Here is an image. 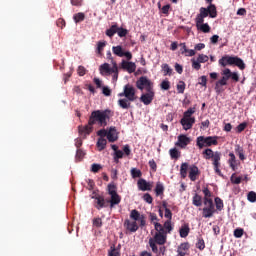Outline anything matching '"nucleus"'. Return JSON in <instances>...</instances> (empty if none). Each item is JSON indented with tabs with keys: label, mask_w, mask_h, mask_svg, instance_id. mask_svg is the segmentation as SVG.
I'll list each match as a JSON object with an SVG mask.
<instances>
[{
	"label": "nucleus",
	"mask_w": 256,
	"mask_h": 256,
	"mask_svg": "<svg viewBox=\"0 0 256 256\" xmlns=\"http://www.w3.org/2000/svg\"><path fill=\"white\" fill-rule=\"evenodd\" d=\"M206 17H210L211 19L217 17V6H215V4H211L207 8L201 7L199 9V14L196 15V27L199 31H202V33H210L211 31V26H209L208 23H205Z\"/></svg>",
	"instance_id": "f257e3e1"
},
{
	"label": "nucleus",
	"mask_w": 256,
	"mask_h": 256,
	"mask_svg": "<svg viewBox=\"0 0 256 256\" xmlns=\"http://www.w3.org/2000/svg\"><path fill=\"white\" fill-rule=\"evenodd\" d=\"M155 234L149 239V247L152 249L153 253H159V247L157 245L163 246L167 243V232L163 229V224L154 223Z\"/></svg>",
	"instance_id": "f03ea898"
},
{
	"label": "nucleus",
	"mask_w": 256,
	"mask_h": 256,
	"mask_svg": "<svg viewBox=\"0 0 256 256\" xmlns=\"http://www.w3.org/2000/svg\"><path fill=\"white\" fill-rule=\"evenodd\" d=\"M113 117V111L106 110H94L89 117V125H95L98 123L100 127H107V121Z\"/></svg>",
	"instance_id": "7ed1b4c3"
},
{
	"label": "nucleus",
	"mask_w": 256,
	"mask_h": 256,
	"mask_svg": "<svg viewBox=\"0 0 256 256\" xmlns=\"http://www.w3.org/2000/svg\"><path fill=\"white\" fill-rule=\"evenodd\" d=\"M203 158L206 161L211 160L214 167V171L217 175H221V152L213 151L211 148H207L202 152Z\"/></svg>",
	"instance_id": "20e7f679"
},
{
	"label": "nucleus",
	"mask_w": 256,
	"mask_h": 256,
	"mask_svg": "<svg viewBox=\"0 0 256 256\" xmlns=\"http://www.w3.org/2000/svg\"><path fill=\"white\" fill-rule=\"evenodd\" d=\"M204 208L202 209V217L204 219H211L217 213V209L215 208V203H213V199H205L203 201Z\"/></svg>",
	"instance_id": "39448f33"
},
{
	"label": "nucleus",
	"mask_w": 256,
	"mask_h": 256,
	"mask_svg": "<svg viewBox=\"0 0 256 256\" xmlns=\"http://www.w3.org/2000/svg\"><path fill=\"white\" fill-rule=\"evenodd\" d=\"M196 145L199 149H203V147L219 145V141H217V136H199L196 140Z\"/></svg>",
	"instance_id": "423d86ee"
},
{
	"label": "nucleus",
	"mask_w": 256,
	"mask_h": 256,
	"mask_svg": "<svg viewBox=\"0 0 256 256\" xmlns=\"http://www.w3.org/2000/svg\"><path fill=\"white\" fill-rule=\"evenodd\" d=\"M118 97H125L128 101H137V90L133 85L126 84L123 88V92L119 93Z\"/></svg>",
	"instance_id": "0eeeda50"
},
{
	"label": "nucleus",
	"mask_w": 256,
	"mask_h": 256,
	"mask_svg": "<svg viewBox=\"0 0 256 256\" xmlns=\"http://www.w3.org/2000/svg\"><path fill=\"white\" fill-rule=\"evenodd\" d=\"M136 87L140 91H143L145 89L146 91H152L153 90V82L147 78V76H141L136 81Z\"/></svg>",
	"instance_id": "6e6552de"
},
{
	"label": "nucleus",
	"mask_w": 256,
	"mask_h": 256,
	"mask_svg": "<svg viewBox=\"0 0 256 256\" xmlns=\"http://www.w3.org/2000/svg\"><path fill=\"white\" fill-rule=\"evenodd\" d=\"M92 199H94V207L98 211H101V209H105L106 207H108L105 196L97 194L93 196Z\"/></svg>",
	"instance_id": "1a4fd4ad"
},
{
	"label": "nucleus",
	"mask_w": 256,
	"mask_h": 256,
	"mask_svg": "<svg viewBox=\"0 0 256 256\" xmlns=\"http://www.w3.org/2000/svg\"><path fill=\"white\" fill-rule=\"evenodd\" d=\"M207 61H209V56L200 54L198 55L197 60H195V58L191 59L192 67L195 71H199L201 69V63H207Z\"/></svg>",
	"instance_id": "9d476101"
},
{
	"label": "nucleus",
	"mask_w": 256,
	"mask_h": 256,
	"mask_svg": "<svg viewBox=\"0 0 256 256\" xmlns=\"http://www.w3.org/2000/svg\"><path fill=\"white\" fill-rule=\"evenodd\" d=\"M124 228L129 233H137V231H139V224H137V221H135V220L131 221L129 219H126L124 221Z\"/></svg>",
	"instance_id": "9b49d317"
},
{
	"label": "nucleus",
	"mask_w": 256,
	"mask_h": 256,
	"mask_svg": "<svg viewBox=\"0 0 256 256\" xmlns=\"http://www.w3.org/2000/svg\"><path fill=\"white\" fill-rule=\"evenodd\" d=\"M130 219H132V221H140V227H145V225H147V222L145 221V216L141 215V213H139V211L137 210H132L130 213Z\"/></svg>",
	"instance_id": "f8f14e48"
},
{
	"label": "nucleus",
	"mask_w": 256,
	"mask_h": 256,
	"mask_svg": "<svg viewBox=\"0 0 256 256\" xmlns=\"http://www.w3.org/2000/svg\"><path fill=\"white\" fill-rule=\"evenodd\" d=\"M99 71L101 75H111L112 71H117V62H113V67L109 63H104L100 66Z\"/></svg>",
	"instance_id": "ddd939ff"
},
{
	"label": "nucleus",
	"mask_w": 256,
	"mask_h": 256,
	"mask_svg": "<svg viewBox=\"0 0 256 256\" xmlns=\"http://www.w3.org/2000/svg\"><path fill=\"white\" fill-rule=\"evenodd\" d=\"M228 63L229 65H235L236 67H238V69H240V71H244L245 67H247L243 59L237 56H232V58H228Z\"/></svg>",
	"instance_id": "4468645a"
},
{
	"label": "nucleus",
	"mask_w": 256,
	"mask_h": 256,
	"mask_svg": "<svg viewBox=\"0 0 256 256\" xmlns=\"http://www.w3.org/2000/svg\"><path fill=\"white\" fill-rule=\"evenodd\" d=\"M153 99H155V92L153 90L147 91V93L142 94L140 97V101L144 105H151V103H153Z\"/></svg>",
	"instance_id": "2eb2a0df"
},
{
	"label": "nucleus",
	"mask_w": 256,
	"mask_h": 256,
	"mask_svg": "<svg viewBox=\"0 0 256 256\" xmlns=\"http://www.w3.org/2000/svg\"><path fill=\"white\" fill-rule=\"evenodd\" d=\"M191 143V138L187 137L185 134H180L178 136V141L175 143L176 147H180L181 149H185L187 145Z\"/></svg>",
	"instance_id": "dca6fc26"
},
{
	"label": "nucleus",
	"mask_w": 256,
	"mask_h": 256,
	"mask_svg": "<svg viewBox=\"0 0 256 256\" xmlns=\"http://www.w3.org/2000/svg\"><path fill=\"white\" fill-rule=\"evenodd\" d=\"M107 139L109 143H115L119 139V132H117V128L115 126H111L108 129Z\"/></svg>",
	"instance_id": "f3484780"
},
{
	"label": "nucleus",
	"mask_w": 256,
	"mask_h": 256,
	"mask_svg": "<svg viewBox=\"0 0 256 256\" xmlns=\"http://www.w3.org/2000/svg\"><path fill=\"white\" fill-rule=\"evenodd\" d=\"M180 124L182 125L184 131H189V129H193V125H195V118L182 117Z\"/></svg>",
	"instance_id": "a211bd4d"
},
{
	"label": "nucleus",
	"mask_w": 256,
	"mask_h": 256,
	"mask_svg": "<svg viewBox=\"0 0 256 256\" xmlns=\"http://www.w3.org/2000/svg\"><path fill=\"white\" fill-rule=\"evenodd\" d=\"M121 69H123L124 71H127L128 73H135L137 69V65H135V62L122 60Z\"/></svg>",
	"instance_id": "6ab92c4d"
},
{
	"label": "nucleus",
	"mask_w": 256,
	"mask_h": 256,
	"mask_svg": "<svg viewBox=\"0 0 256 256\" xmlns=\"http://www.w3.org/2000/svg\"><path fill=\"white\" fill-rule=\"evenodd\" d=\"M137 185L140 191H151V189H153L151 182H147V180L143 178L138 180Z\"/></svg>",
	"instance_id": "aec40b11"
},
{
	"label": "nucleus",
	"mask_w": 256,
	"mask_h": 256,
	"mask_svg": "<svg viewBox=\"0 0 256 256\" xmlns=\"http://www.w3.org/2000/svg\"><path fill=\"white\" fill-rule=\"evenodd\" d=\"M107 204H110V209H113V207H115V205H119V203H121V196L118 195V193L116 194H112L110 195V199L106 200Z\"/></svg>",
	"instance_id": "412c9836"
},
{
	"label": "nucleus",
	"mask_w": 256,
	"mask_h": 256,
	"mask_svg": "<svg viewBox=\"0 0 256 256\" xmlns=\"http://www.w3.org/2000/svg\"><path fill=\"white\" fill-rule=\"evenodd\" d=\"M199 167L192 165L189 167V179L190 181H197V177H199Z\"/></svg>",
	"instance_id": "4be33fe9"
},
{
	"label": "nucleus",
	"mask_w": 256,
	"mask_h": 256,
	"mask_svg": "<svg viewBox=\"0 0 256 256\" xmlns=\"http://www.w3.org/2000/svg\"><path fill=\"white\" fill-rule=\"evenodd\" d=\"M189 242L181 243L177 248V255L176 256H185L187 255V251H189Z\"/></svg>",
	"instance_id": "5701e85b"
},
{
	"label": "nucleus",
	"mask_w": 256,
	"mask_h": 256,
	"mask_svg": "<svg viewBox=\"0 0 256 256\" xmlns=\"http://www.w3.org/2000/svg\"><path fill=\"white\" fill-rule=\"evenodd\" d=\"M227 81H229V76H223L222 79L216 82L215 90L217 93H223V86L227 85Z\"/></svg>",
	"instance_id": "b1692460"
},
{
	"label": "nucleus",
	"mask_w": 256,
	"mask_h": 256,
	"mask_svg": "<svg viewBox=\"0 0 256 256\" xmlns=\"http://www.w3.org/2000/svg\"><path fill=\"white\" fill-rule=\"evenodd\" d=\"M78 132L81 135H91V133L93 132V125H90L88 121V125L78 126Z\"/></svg>",
	"instance_id": "393cba45"
},
{
	"label": "nucleus",
	"mask_w": 256,
	"mask_h": 256,
	"mask_svg": "<svg viewBox=\"0 0 256 256\" xmlns=\"http://www.w3.org/2000/svg\"><path fill=\"white\" fill-rule=\"evenodd\" d=\"M132 102L133 101L129 100V98H122L118 100V105L121 109H130Z\"/></svg>",
	"instance_id": "a878e982"
},
{
	"label": "nucleus",
	"mask_w": 256,
	"mask_h": 256,
	"mask_svg": "<svg viewBox=\"0 0 256 256\" xmlns=\"http://www.w3.org/2000/svg\"><path fill=\"white\" fill-rule=\"evenodd\" d=\"M229 160L228 163L230 167L232 168V171H235L237 169V158L235 157V154L233 152L229 153Z\"/></svg>",
	"instance_id": "bb28decb"
},
{
	"label": "nucleus",
	"mask_w": 256,
	"mask_h": 256,
	"mask_svg": "<svg viewBox=\"0 0 256 256\" xmlns=\"http://www.w3.org/2000/svg\"><path fill=\"white\" fill-rule=\"evenodd\" d=\"M189 169V163L183 162L180 166V176L182 179L187 178V171Z\"/></svg>",
	"instance_id": "cd10ccee"
},
{
	"label": "nucleus",
	"mask_w": 256,
	"mask_h": 256,
	"mask_svg": "<svg viewBox=\"0 0 256 256\" xmlns=\"http://www.w3.org/2000/svg\"><path fill=\"white\" fill-rule=\"evenodd\" d=\"M112 51L114 55H117V57H125V51H123V46H113Z\"/></svg>",
	"instance_id": "c85d7f7f"
},
{
	"label": "nucleus",
	"mask_w": 256,
	"mask_h": 256,
	"mask_svg": "<svg viewBox=\"0 0 256 256\" xmlns=\"http://www.w3.org/2000/svg\"><path fill=\"white\" fill-rule=\"evenodd\" d=\"M192 204L195 207H201V205H203V197L199 194L194 195L192 198Z\"/></svg>",
	"instance_id": "c756f323"
},
{
	"label": "nucleus",
	"mask_w": 256,
	"mask_h": 256,
	"mask_svg": "<svg viewBox=\"0 0 256 256\" xmlns=\"http://www.w3.org/2000/svg\"><path fill=\"white\" fill-rule=\"evenodd\" d=\"M154 191L156 193V197H159L165 193V186H163V183L157 182Z\"/></svg>",
	"instance_id": "7c9ffc66"
},
{
	"label": "nucleus",
	"mask_w": 256,
	"mask_h": 256,
	"mask_svg": "<svg viewBox=\"0 0 256 256\" xmlns=\"http://www.w3.org/2000/svg\"><path fill=\"white\" fill-rule=\"evenodd\" d=\"M162 229L165 231L166 235H169V233L173 231V225L171 224V220H166L162 225Z\"/></svg>",
	"instance_id": "2f4dec72"
},
{
	"label": "nucleus",
	"mask_w": 256,
	"mask_h": 256,
	"mask_svg": "<svg viewBox=\"0 0 256 256\" xmlns=\"http://www.w3.org/2000/svg\"><path fill=\"white\" fill-rule=\"evenodd\" d=\"M96 147L98 148V151H103L107 147V139L99 138Z\"/></svg>",
	"instance_id": "473e14b6"
},
{
	"label": "nucleus",
	"mask_w": 256,
	"mask_h": 256,
	"mask_svg": "<svg viewBox=\"0 0 256 256\" xmlns=\"http://www.w3.org/2000/svg\"><path fill=\"white\" fill-rule=\"evenodd\" d=\"M235 153L239 156L240 161H245V151L240 145L235 146Z\"/></svg>",
	"instance_id": "72a5a7b5"
},
{
	"label": "nucleus",
	"mask_w": 256,
	"mask_h": 256,
	"mask_svg": "<svg viewBox=\"0 0 256 256\" xmlns=\"http://www.w3.org/2000/svg\"><path fill=\"white\" fill-rule=\"evenodd\" d=\"M119 31V26L117 24L112 25L108 30H106L107 37H113L115 33Z\"/></svg>",
	"instance_id": "f704fd0d"
},
{
	"label": "nucleus",
	"mask_w": 256,
	"mask_h": 256,
	"mask_svg": "<svg viewBox=\"0 0 256 256\" xmlns=\"http://www.w3.org/2000/svg\"><path fill=\"white\" fill-rule=\"evenodd\" d=\"M189 225H184L180 228L179 233H180V237H182L183 239H185V237H187L189 235Z\"/></svg>",
	"instance_id": "c9c22d12"
},
{
	"label": "nucleus",
	"mask_w": 256,
	"mask_h": 256,
	"mask_svg": "<svg viewBox=\"0 0 256 256\" xmlns=\"http://www.w3.org/2000/svg\"><path fill=\"white\" fill-rule=\"evenodd\" d=\"M214 203L216 205V212L217 211H223V208L225 207L224 204H223V200L219 197H216L214 199Z\"/></svg>",
	"instance_id": "e433bc0d"
},
{
	"label": "nucleus",
	"mask_w": 256,
	"mask_h": 256,
	"mask_svg": "<svg viewBox=\"0 0 256 256\" xmlns=\"http://www.w3.org/2000/svg\"><path fill=\"white\" fill-rule=\"evenodd\" d=\"M73 20L75 23H81V21H85V13L79 12L74 14Z\"/></svg>",
	"instance_id": "4c0bfd02"
},
{
	"label": "nucleus",
	"mask_w": 256,
	"mask_h": 256,
	"mask_svg": "<svg viewBox=\"0 0 256 256\" xmlns=\"http://www.w3.org/2000/svg\"><path fill=\"white\" fill-rule=\"evenodd\" d=\"M229 59H233V56H223L220 60H219V65H221V67H227V65H229Z\"/></svg>",
	"instance_id": "58836bf2"
},
{
	"label": "nucleus",
	"mask_w": 256,
	"mask_h": 256,
	"mask_svg": "<svg viewBox=\"0 0 256 256\" xmlns=\"http://www.w3.org/2000/svg\"><path fill=\"white\" fill-rule=\"evenodd\" d=\"M108 195H115L117 194V185L115 183H110L107 186Z\"/></svg>",
	"instance_id": "ea45409f"
},
{
	"label": "nucleus",
	"mask_w": 256,
	"mask_h": 256,
	"mask_svg": "<svg viewBox=\"0 0 256 256\" xmlns=\"http://www.w3.org/2000/svg\"><path fill=\"white\" fill-rule=\"evenodd\" d=\"M162 71L164 73L165 76L169 75H173V69L171 67H169V64H162Z\"/></svg>",
	"instance_id": "a19ab883"
},
{
	"label": "nucleus",
	"mask_w": 256,
	"mask_h": 256,
	"mask_svg": "<svg viewBox=\"0 0 256 256\" xmlns=\"http://www.w3.org/2000/svg\"><path fill=\"white\" fill-rule=\"evenodd\" d=\"M171 159H179L181 157V152L177 148H172L169 150Z\"/></svg>",
	"instance_id": "79ce46f5"
},
{
	"label": "nucleus",
	"mask_w": 256,
	"mask_h": 256,
	"mask_svg": "<svg viewBox=\"0 0 256 256\" xmlns=\"http://www.w3.org/2000/svg\"><path fill=\"white\" fill-rule=\"evenodd\" d=\"M131 175H132L133 179H137V178L141 177L143 175V173L141 172V170H139L137 168H132Z\"/></svg>",
	"instance_id": "37998d69"
},
{
	"label": "nucleus",
	"mask_w": 256,
	"mask_h": 256,
	"mask_svg": "<svg viewBox=\"0 0 256 256\" xmlns=\"http://www.w3.org/2000/svg\"><path fill=\"white\" fill-rule=\"evenodd\" d=\"M195 113V108H189L184 112L183 117L186 119H195V117H191Z\"/></svg>",
	"instance_id": "c03bdc74"
},
{
	"label": "nucleus",
	"mask_w": 256,
	"mask_h": 256,
	"mask_svg": "<svg viewBox=\"0 0 256 256\" xmlns=\"http://www.w3.org/2000/svg\"><path fill=\"white\" fill-rule=\"evenodd\" d=\"M196 248L199 249V251H203V249H205V240H203V238L197 239Z\"/></svg>",
	"instance_id": "a18cd8bd"
},
{
	"label": "nucleus",
	"mask_w": 256,
	"mask_h": 256,
	"mask_svg": "<svg viewBox=\"0 0 256 256\" xmlns=\"http://www.w3.org/2000/svg\"><path fill=\"white\" fill-rule=\"evenodd\" d=\"M107 45V42H101L99 41L98 44H97V53L98 55H102L103 53V49H105V46Z\"/></svg>",
	"instance_id": "49530a36"
},
{
	"label": "nucleus",
	"mask_w": 256,
	"mask_h": 256,
	"mask_svg": "<svg viewBox=\"0 0 256 256\" xmlns=\"http://www.w3.org/2000/svg\"><path fill=\"white\" fill-rule=\"evenodd\" d=\"M160 87L164 91H169V89H171V82H169V80H164L161 82Z\"/></svg>",
	"instance_id": "de8ad7c7"
},
{
	"label": "nucleus",
	"mask_w": 256,
	"mask_h": 256,
	"mask_svg": "<svg viewBox=\"0 0 256 256\" xmlns=\"http://www.w3.org/2000/svg\"><path fill=\"white\" fill-rule=\"evenodd\" d=\"M119 250L115 248V245L110 247V250L108 251V256H120Z\"/></svg>",
	"instance_id": "09e8293b"
},
{
	"label": "nucleus",
	"mask_w": 256,
	"mask_h": 256,
	"mask_svg": "<svg viewBox=\"0 0 256 256\" xmlns=\"http://www.w3.org/2000/svg\"><path fill=\"white\" fill-rule=\"evenodd\" d=\"M129 33V30L123 28V27H118V37H127V34Z\"/></svg>",
	"instance_id": "8fccbe9b"
},
{
	"label": "nucleus",
	"mask_w": 256,
	"mask_h": 256,
	"mask_svg": "<svg viewBox=\"0 0 256 256\" xmlns=\"http://www.w3.org/2000/svg\"><path fill=\"white\" fill-rule=\"evenodd\" d=\"M243 233H245L243 228H237L234 230V237H236V239H241V237H243Z\"/></svg>",
	"instance_id": "3c124183"
},
{
	"label": "nucleus",
	"mask_w": 256,
	"mask_h": 256,
	"mask_svg": "<svg viewBox=\"0 0 256 256\" xmlns=\"http://www.w3.org/2000/svg\"><path fill=\"white\" fill-rule=\"evenodd\" d=\"M247 199H248V201H250V203H255L256 202V193L254 191L249 192L247 195Z\"/></svg>",
	"instance_id": "603ef678"
},
{
	"label": "nucleus",
	"mask_w": 256,
	"mask_h": 256,
	"mask_svg": "<svg viewBox=\"0 0 256 256\" xmlns=\"http://www.w3.org/2000/svg\"><path fill=\"white\" fill-rule=\"evenodd\" d=\"M247 129V122H243L236 127L237 133H243V130Z\"/></svg>",
	"instance_id": "864d4df0"
},
{
	"label": "nucleus",
	"mask_w": 256,
	"mask_h": 256,
	"mask_svg": "<svg viewBox=\"0 0 256 256\" xmlns=\"http://www.w3.org/2000/svg\"><path fill=\"white\" fill-rule=\"evenodd\" d=\"M101 169H103L101 164H92V166H91L92 173H99V171H101Z\"/></svg>",
	"instance_id": "5fc2aeb1"
},
{
	"label": "nucleus",
	"mask_w": 256,
	"mask_h": 256,
	"mask_svg": "<svg viewBox=\"0 0 256 256\" xmlns=\"http://www.w3.org/2000/svg\"><path fill=\"white\" fill-rule=\"evenodd\" d=\"M177 91H178V93H185V82L180 81L177 84Z\"/></svg>",
	"instance_id": "6e6d98bb"
},
{
	"label": "nucleus",
	"mask_w": 256,
	"mask_h": 256,
	"mask_svg": "<svg viewBox=\"0 0 256 256\" xmlns=\"http://www.w3.org/2000/svg\"><path fill=\"white\" fill-rule=\"evenodd\" d=\"M93 226L94 227H103V220H101V218H94L93 219Z\"/></svg>",
	"instance_id": "4d7b16f0"
},
{
	"label": "nucleus",
	"mask_w": 256,
	"mask_h": 256,
	"mask_svg": "<svg viewBox=\"0 0 256 256\" xmlns=\"http://www.w3.org/2000/svg\"><path fill=\"white\" fill-rule=\"evenodd\" d=\"M98 137H100V139H105V137H107L108 135V130L106 129H101L97 132Z\"/></svg>",
	"instance_id": "13d9d810"
},
{
	"label": "nucleus",
	"mask_w": 256,
	"mask_h": 256,
	"mask_svg": "<svg viewBox=\"0 0 256 256\" xmlns=\"http://www.w3.org/2000/svg\"><path fill=\"white\" fill-rule=\"evenodd\" d=\"M143 199L144 201H146V203H148L149 205H151V203H153V197L151 196V194L146 193L143 195Z\"/></svg>",
	"instance_id": "bf43d9fd"
},
{
	"label": "nucleus",
	"mask_w": 256,
	"mask_h": 256,
	"mask_svg": "<svg viewBox=\"0 0 256 256\" xmlns=\"http://www.w3.org/2000/svg\"><path fill=\"white\" fill-rule=\"evenodd\" d=\"M83 157H85V152H83V150H81V149H77V151H76L77 161H81V159H83Z\"/></svg>",
	"instance_id": "052dcab7"
},
{
	"label": "nucleus",
	"mask_w": 256,
	"mask_h": 256,
	"mask_svg": "<svg viewBox=\"0 0 256 256\" xmlns=\"http://www.w3.org/2000/svg\"><path fill=\"white\" fill-rule=\"evenodd\" d=\"M149 219H150L151 223H153L154 225H155V223H159V222H157V221H159V218L157 217V214H155V213H150Z\"/></svg>",
	"instance_id": "680f3d73"
},
{
	"label": "nucleus",
	"mask_w": 256,
	"mask_h": 256,
	"mask_svg": "<svg viewBox=\"0 0 256 256\" xmlns=\"http://www.w3.org/2000/svg\"><path fill=\"white\" fill-rule=\"evenodd\" d=\"M203 194H204V199L203 201H205V199H211V191L209 190V188H204L203 189Z\"/></svg>",
	"instance_id": "e2e57ef3"
},
{
	"label": "nucleus",
	"mask_w": 256,
	"mask_h": 256,
	"mask_svg": "<svg viewBox=\"0 0 256 256\" xmlns=\"http://www.w3.org/2000/svg\"><path fill=\"white\" fill-rule=\"evenodd\" d=\"M102 93L105 97H111V90L108 86L102 87Z\"/></svg>",
	"instance_id": "0e129e2a"
},
{
	"label": "nucleus",
	"mask_w": 256,
	"mask_h": 256,
	"mask_svg": "<svg viewBox=\"0 0 256 256\" xmlns=\"http://www.w3.org/2000/svg\"><path fill=\"white\" fill-rule=\"evenodd\" d=\"M148 165L150 167V169H152L154 172L157 171V162H155V160H150L148 162Z\"/></svg>",
	"instance_id": "69168bd1"
},
{
	"label": "nucleus",
	"mask_w": 256,
	"mask_h": 256,
	"mask_svg": "<svg viewBox=\"0 0 256 256\" xmlns=\"http://www.w3.org/2000/svg\"><path fill=\"white\" fill-rule=\"evenodd\" d=\"M199 79V85H202V87H207V76H201Z\"/></svg>",
	"instance_id": "338daca9"
},
{
	"label": "nucleus",
	"mask_w": 256,
	"mask_h": 256,
	"mask_svg": "<svg viewBox=\"0 0 256 256\" xmlns=\"http://www.w3.org/2000/svg\"><path fill=\"white\" fill-rule=\"evenodd\" d=\"M85 73H87V70L85 69V67L79 66V67H78V75H79L80 77H83V76L85 75Z\"/></svg>",
	"instance_id": "774afa93"
}]
</instances>
